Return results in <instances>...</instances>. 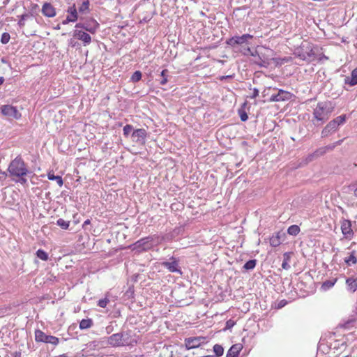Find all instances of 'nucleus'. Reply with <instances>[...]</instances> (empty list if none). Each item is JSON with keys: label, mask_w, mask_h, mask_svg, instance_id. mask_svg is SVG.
<instances>
[{"label": "nucleus", "mask_w": 357, "mask_h": 357, "mask_svg": "<svg viewBox=\"0 0 357 357\" xmlns=\"http://www.w3.org/2000/svg\"><path fill=\"white\" fill-rule=\"evenodd\" d=\"M160 237L156 235L149 236L132 244L130 245V248L132 251L139 254L151 250L155 245L160 243Z\"/></svg>", "instance_id": "1"}, {"label": "nucleus", "mask_w": 357, "mask_h": 357, "mask_svg": "<svg viewBox=\"0 0 357 357\" xmlns=\"http://www.w3.org/2000/svg\"><path fill=\"white\" fill-rule=\"evenodd\" d=\"M318 50V46L304 40L297 49V56L303 61H312L315 59Z\"/></svg>", "instance_id": "2"}, {"label": "nucleus", "mask_w": 357, "mask_h": 357, "mask_svg": "<svg viewBox=\"0 0 357 357\" xmlns=\"http://www.w3.org/2000/svg\"><path fill=\"white\" fill-rule=\"evenodd\" d=\"M8 171L9 176L12 178L26 176L29 173L25 162L20 155L17 156L10 162Z\"/></svg>", "instance_id": "3"}, {"label": "nucleus", "mask_w": 357, "mask_h": 357, "mask_svg": "<svg viewBox=\"0 0 357 357\" xmlns=\"http://www.w3.org/2000/svg\"><path fill=\"white\" fill-rule=\"evenodd\" d=\"M331 112L332 110L330 107H328L327 102H319L317 105V107L314 109L313 116L315 120L317 122H320V123H314L317 126L324 123L326 121L328 120Z\"/></svg>", "instance_id": "4"}, {"label": "nucleus", "mask_w": 357, "mask_h": 357, "mask_svg": "<svg viewBox=\"0 0 357 357\" xmlns=\"http://www.w3.org/2000/svg\"><path fill=\"white\" fill-rule=\"evenodd\" d=\"M345 120L346 115L343 114L331 121L322 130L321 137H327L334 133L337 130L338 127L345 122Z\"/></svg>", "instance_id": "5"}, {"label": "nucleus", "mask_w": 357, "mask_h": 357, "mask_svg": "<svg viewBox=\"0 0 357 357\" xmlns=\"http://www.w3.org/2000/svg\"><path fill=\"white\" fill-rule=\"evenodd\" d=\"M0 111L3 116L8 119H20L22 116L21 113L17 110L16 107L10 105H4L0 106Z\"/></svg>", "instance_id": "6"}, {"label": "nucleus", "mask_w": 357, "mask_h": 357, "mask_svg": "<svg viewBox=\"0 0 357 357\" xmlns=\"http://www.w3.org/2000/svg\"><path fill=\"white\" fill-rule=\"evenodd\" d=\"M124 336H128V333H118L112 335L108 338V343L114 347L123 345H132V342H126Z\"/></svg>", "instance_id": "7"}, {"label": "nucleus", "mask_w": 357, "mask_h": 357, "mask_svg": "<svg viewBox=\"0 0 357 357\" xmlns=\"http://www.w3.org/2000/svg\"><path fill=\"white\" fill-rule=\"evenodd\" d=\"M206 337L203 336L187 337L184 340L185 347L188 350L199 348L206 343Z\"/></svg>", "instance_id": "8"}, {"label": "nucleus", "mask_w": 357, "mask_h": 357, "mask_svg": "<svg viewBox=\"0 0 357 357\" xmlns=\"http://www.w3.org/2000/svg\"><path fill=\"white\" fill-rule=\"evenodd\" d=\"M35 340L36 342L50 343L53 345H57L59 342L58 337L52 335H47L39 329L36 330L35 331Z\"/></svg>", "instance_id": "9"}, {"label": "nucleus", "mask_w": 357, "mask_h": 357, "mask_svg": "<svg viewBox=\"0 0 357 357\" xmlns=\"http://www.w3.org/2000/svg\"><path fill=\"white\" fill-rule=\"evenodd\" d=\"M253 36L249 33L243 34L241 36H235L226 40V44L234 47L236 45H243L248 44V39H252Z\"/></svg>", "instance_id": "10"}, {"label": "nucleus", "mask_w": 357, "mask_h": 357, "mask_svg": "<svg viewBox=\"0 0 357 357\" xmlns=\"http://www.w3.org/2000/svg\"><path fill=\"white\" fill-rule=\"evenodd\" d=\"M146 137L147 132L144 128L134 130L131 134L132 140L139 145L145 144Z\"/></svg>", "instance_id": "11"}, {"label": "nucleus", "mask_w": 357, "mask_h": 357, "mask_svg": "<svg viewBox=\"0 0 357 357\" xmlns=\"http://www.w3.org/2000/svg\"><path fill=\"white\" fill-rule=\"evenodd\" d=\"M169 259L171 261H163L162 265L169 271L172 273H178L181 275L182 271L178 267L179 260L174 257H172Z\"/></svg>", "instance_id": "12"}, {"label": "nucleus", "mask_w": 357, "mask_h": 357, "mask_svg": "<svg viewBox=\"0 0 357 357\" xmlns=\"http://www.w3.org/2000/svg\"><path fill=\"white\" fill-rule=\"evenodd\" d=\"M291 97V93L284 90H279L275 94H273L270 98L271 101L279 102L289 100Z\"/></svg>", "instance_id": "13"}, {"label": "nucleus", "mask_w": 357, "mask_h": 357, "mask_svg": "<svg viewBox=\"0 0 357 357\" xmlns=\"http://www.w3.org/2000/svg\"><path fill=\"white\" fill-rule=\"evenodd\" d=\"M341 230L344 236L350 238L353 236L354 232L351 229V222L349 220H344L341 225Z\"/></svg>", "instance_id": "14"}, {"label": "nucleus", "mask_w": 357, "mask_h": 357, "mask_svg": "<svg viewBox=\"0 0 357 357\" xmlns=\"http://www.w3.org/2000/svg\"><path fill=\"white\" fill-rule=\"evenodd\" d=\"M41 12L47 17H53L56 14L54 7L48 2L44 3Z\"/></svg>", "instance_id": "15"}, {"label": "nucleus", "mask_w": 357, "mask_h": 357, "mask_svg": "<svg viewBox=\"0 0 357 357\" xmlns=\"http://www.w3.org/2000/svg\"><path fill=\"white\" fill-rule=\"evenodd\" d=\"M357 321V307L353 310V314L350 315L349 318L345 321L342 324H340V326L349 329L354 326V324Z\"/></svg>", "instance_id": "16"}, {"label": "nucleus", "mask_w": 357, "mask_h": 357, "mask_svg": "<svg viewBox=\"0 0 357 357\" xmlns=\"http://www.w3.org/2000/svg\"><path fill=\"white\" fill-rule=\"evenodd\" d=\"M73 36L79 40L84 42V45H89L91 42V38L90 35L84 31L75 30L73 33Z\"/></svg>", "instance_id": "17"}, {"label": "nucleus", "mask_w": 357, "mask_h": 357, "mask_svg": "<svg viewBox=\"0 0 357 357\" xmlns=\"http://www.w3.org/2000/svg\"><path fill=\"white\" fill-rule=\"evenodd\" d=\"M84 30L90 32L91 33H94L99 27V24L93 18L86 20L84 22Z\"/></svg>", "instance_id": "18"}, {"label": "nucleus", "mask_w": 357, "mask_h": 357, "mask_svg": "<svg viewBox=\"0 0 357 357\" xmlns=\"http://www.w3.org/2000/svg\"><path fill=\"white\" fill-rule=\"evenodd\" d=\"M342 142V140H339L336 142L333 145H328L324 147H321L317 149L314 152V155H315V158H319L323 155H324L328 150H332L334 147H335L337 145H340Z\"/></svg>", "instance_id": "19"}, {"label": "nucleus", "mask_w": 357, "mask_h": 357, "mask_svg": "<svg viewBox=\"0 0 357 357\" xmlns=\"http://www.w3.org/2000/svg\"><path fill=\"white\" fill-rule=\"evenodd\" d=\"M242 349L243 345L241 344H233L227 351L226 357H238Z\"/></svg>", "instance_id": "20"}, {"label": "nucleus", "mask_w": 357, "mask_h": 357, "mask_svg": "<svg viewBox=\"0 0 357 357\" xmlns=\"http://www.w3.org/2000/svg\"><path fill=\"white\" fill-rule=\"evenodd\" d=\"M347 290L354 293L357 290V278L349 277L346 280Z\"/></svg>", "instance_id": "21"}, {"label": "nucleus", "mask_w": 357, "mask_h": 357, "mask_svg": "<svg viewBox=\"0 0 357 357\" xmlns=\"http://www.w3.org/2000/svg\"><path fill=\"white\" fill-rule=\"evenodd\" d=\"M66 12L68 13L67 17L70 18L73 22H75L78 20V11L75 3L68 6Z\"/></svg>", "instance_id": "22"}, {"label": "nucleus", "mask_w": 357, "mask_h": 357, "mask_svg": "<svg viewBox=\"0 0 357 357\" xmlns=\"http://www.w3.org/2000/svg\"><path fill=\"white\" fill-rule=\"evenodd\" d=\"M284 236V233L278 232L270 238V244L273 247H277L281 244V238Z\"/></svg>", "instance_id": "23"}, {"label": "nucleus", "mask_w": 357, "mask_h": 357, "mask_svg": "<svg viewBox=\"0 0 357 357\" xmlns=\"http://www.w3.org/2000/svg\"><path fill=\"white\" fill-rule=\"evenodd\" d=\"M345 84H349L350 86L357 84V67L352 70L351 77H347L345 78Z\"/></svg>", "instance_id": "24"}, {"label": "nucleus", "mask_w": 357, "mask_h": 357, "mask_svg": "<svg viewBox=\"0 0 357 357\" xmlns=\"http://www.w3.org/2000/svg\"><path fill=\"white\" fill-rule=\"evenodd\" d=\"M90 2L89 0H85L83 1L82 5L79 7L78 11L82 14H87L90 12L89 8Z\"/></svg>", "instance_id": "25"}, {"label": "nucleus", "mask_w": 357, "mask_h": 357, "mask_svg": "<svg viewBox=\"0 0 357 357\" xmlns=\"http://www.w3.org/2000/svg\"><path fill=\"white\" fill-rule=\"evenodd\" d=\"M47 178L51 181H56L57 184L61 187L63 184V178L61 176L56 175L55 176L53 172H49L47 174Z\"/></svg>", "instance_id": "26"}, {"label": "nucleus", "mask_w": 357, "mask_h": 357, "mask_svg": "<svg viewBox=\"0 0 357 357\" xmlns=\"http://www.w3.org/2000/svg\"><path fill=\"white\" fill-rule=\"evenodd\" d=\"M93 321L91 319H83L79 323V328L81 330L87 329L92 326Z\"/></svg>", "instance_id": "27"}, {"label": "nucleus", "mask_w": 357, "mask_h": 357, "mask_svg": "<svg viewBox=\"0 0 357 357\" xmlns=\"http://www.w3.org/2000/svg\"><path fill=\"white\" fill-rule=\"evenodd\" d=\"M337 279L335 278L333 280H327L322 283L321 289L324 291H326L334 286L336 283Z\"/></svg>", "instance_id": "28"}, {"label": "nucleus", "mask_w": 357, "mask_h": 357, "mask_svg": "<svg viewBox=\"0 0 357 357\" xmlns=\"http://www.w3.org/2000/svg\"><path fill=\"white\" fill-rule=\"evenodd\" d=\"M257 263V259H250L244 264L243 268L245 269V271L253 270L255 268Z\"/></svg>", "instance_id": "29"}, {"label": "nucleus", "mask_w": 357, "mask_h": 357, "mask_svg": "<svg viewBox=\"0 0 357 357\" xmlns=\"http://www.w3.org/2000/svg\"><path fill=\"white\" fill-rule=\"evenodd\" d=\"M291 252H285L284 255H283V261L282 263V268L283 269H285V270H288L289 268H290V266L288 263V261H289L290 259V255H291Z\"/></svg>", "instance_id": "30"}, {"label": "nucleus", "mask_w": 357, "mask_h": 357, "mask_svg": "<svg viewBox=\"0 0 357 357\" xmlns=\"http://www.w3.org/2000/svg\"><path fill=\"white\" fill-rule=\"evenodd\" d=\"M344 262L347 266H351V264H356L357 263V259L355 256V251H352L350 254V256L348 258L344 259Z\"/></svg>", "instance_id": "31"}, {"label": "nucleus", "mask_w": 357, "mask_h": 357, "mask_svg": "<svg viewBox=\"0 0 357 357\" xmlns=\"http://www.w3.org/2000/svg\"><path fill=\"white\" fill-rule=\"evenodd\" d=\"M300 227L296 225L290 226L287 229V233L291 236H296L300 232Z\"/></svg>", "instance_id": "32"}, {"label": "nucleus", "mask_w": 357, "mask_h": 357, "mask_svg": "<svg viewBox=\"0 0 357 357\" xmlns=\"http://www.w3.org/2000/svg\"><path fill=\"white\" fill-rule=\"evenodd\" d=\"M213 352L215 354V356L220 357L223 355L224 348L222 345L216 344L213 346Z\"/></svg>", "instance_id": "33"}, {"label": "nucleus", "mask_w": 357, "mask_h": 357, "mask_svg": "<svg viewBox=\"0 0 357 357\" xmlns=\"http://www.w3.org/2000/svg\"><path fill=\"white\" fill-rule=\"evenodd\" d=\"M56 225L59 226L62 229H68L70 225V221L59 218L56 221Z\"/></svg>", "instance_id": "34"}, {"label": "nucleus", "mask_w": 357, "mask_h": 357, "mask_svg": "<svg viewBox=\"0 0 357 357\" xmlns=\"http://www.w3.org/2000/svg\"><path fill=\"white\" fill-rule=\"evenodd\" d=\"M168 70L164 69L160 72V75L162 77V79L160 80V84L161 85H165L168 82L167 79V75H168Z\"/></svg>", "instance_id": "35"}, {"label": "nucleus", "mask_w": 357, "mask_h": 357, "mask_svg": "<svg viewBox=\"0 0 357 357\" xmlns=\"http://www.w3.org/2000/svg\"><path fill=\"white\" fill-rule=\"evenodd\" d=\"M36 255L38 258L43 261H47L48 259V254L42 249L38 250Z\"/></svg>", "instance_id": "36"}, {"label": "nucleus", "mask_w": 357, "mask_h": 357, "mask_svg": "<svg viewBox=\"0 0 357 357\" xmlns=\"http://www.w3.org/2000/svg\"><path fill=\"white\" fill-rule=\"evenodd\" d=\"M241 52L244 55H251V56H256L257 55V56H258V57H259V59H261V58H260V56H259V55L258 54L257 52V51H255V52H253L250 50V48L248 46V47H243V50H241Z\"/></svg>", "instance_id": "37"}, {"label": "nucleus", "mask_w": 357, "mask_h": 357, "mask_svg": "<svg viewBox=\"0 0 357 357\" xmlns=\"http://www.w3.org/2000/svg\"><path fill=\"white\" fill-rule=\"evenodd\" d=\"M142 73L139 70H137L134 72V73L131 76L130 79L132 82H137L142 79Z\"/></svg>", "instance_id": "38"}, {"label": "nucleus", "mask_w": 357, "mask_h": 357, "mask_svg": "<svg viewBox=\"0 0 357 357\" xmlns=\"http://www.w3.org/2000/svg\"><path fill=\"white\" fill-rule=\"evenodd\" d=\"M31 16H32V14H31V13H24V14L22 15L20 17V20H19V22L17 23L18 25L20 27L24 26V20Z\"/></svg>", "instance_id": "39"}, {"label": "nucleus", "mask_w": 357, "mask_h": 357, "mask_svg": "<svg viewBox=\"0 0 357 357\" xmlns=\"http://www.w3.org/2000/svg\"><path fill=\"white\" fill-rule=\"evenodd\" d=\"M133 130V127L132 125L127 124L123 127V135L127 137L129 136L130 132Z\"/></svg>", "instance_id": "40"}, {"label": "nucleus", "mask_w": 357, "mask_h": 357, "mask_svg": "<svg viewBox=\"0 0 357 357\" xmlns=\"http://www.w3.org/2000/svg\"><path fill=\"white\" fill-rule=\"evenodd\" d=\"M10 39V36L8 33L4 32L2 33L1 37V43L3 45L7 44Z\"/></svg>", "instance_id": "41"}, {"label": "nucleus", "mask_w": 357, "mask_h": 357, "mask_svg": "<svg viewBox=\"0 0 357 357\" xmlns=\"http://www.w3.org/2000/svg\"><path fill=\"white\" fill-rule=\"evenodd\" d=\"M238 112L240 119L243 122H245L248 120V116L246 112L243 109H239Z\"/></svg>", "instance_id": "42"}, {"label": "nucleus", "mask_w": 357, "mask_h": 357, "mask_svg": "<svg viewBox=\"0 0 357 357\" xmlns=\"http://www.w3.org/2000/svg\"><path fill=\"white\" fill-rule=\"evenodd\" d=\"M24 176H16L17 178V179H16L15 178H12V179H13V181H14L17 183H20L22 185H26L27 179L26 178H24Z\"/></svg>", "instance_id": "43"}, {"label": "nucleus", "mask_w": 357, "mask_h": 357, "mask_svg": "<svg viewBox=\"0 0 357 357\" xmlns=\"http://www.w3.org/2000/svg\"><path fill=\"white\" fill-rule=\"evenodd\" d=\"M109 302V299L107 298H105L103 299H100L98 303V305L100 307H105L108 303Z\"/></svg>", "instance_id": "44"}, {"label": "nucleus", "mask_w": 357, "mask_h": 357, "mask_svg": "<svg viewBox=\"0 0 357 357\" xmlns=\"http://www.w3.org/2000/svg\"><path fill=\"white\" fill-rule=\"evenodd\" d=\"M287 304V301L285 299L280 301L275 305V309H281Z\"/></svg>", "instance_id": "45"}, {"label": "nucleus", "mask_w": 357, "mask_h": 357, "mask_svg": "<svg viewBox=\"0 0 357 357\" xmlns=\"http://www.w3.org/2000/svg\"><path fill=\"white\" fill-rule=\"evenodd\" d=\"M235 324H236V322L233 319H230L227 320L226 321V326H225V330L231 329Z\"/></svg>", "instance_id": "46"}, {"label": "nucleus", "mask_w": 357, "mask_h": 357, "mask_svg": "<svg viewBox=\"0 0 357 357\" xmlns=\"http://www.w3.org/2000/svg\"><path fill=\"white\" fill-rule=\"evenodd\" d=\"M349 188L351 190H354V195H355V197H357V185H356V184H351L349 185Z\"/></svg>", "instance_id": "47"}, {"label": "nucleus", "mask_w": 357, "mask_h": 357, "mask_svg": "<svg viewBox=\"0 0 357 357\" xmlns=\"http://www.w3.org/2000/svg\"><path fill=\"white\" fill-rule=\"evenodd\" d=\"M1 62L5 64H7L9 68L12 69L11 63L7 60L6 57H2L1 59Z\"/></svg>", "instance_id": "48"}, {"label": "nucleus", "mask_w": 357, "mask_h": 357, "mask_svg": "<svg viewBox=\"0 0 357 357\" xmlns=\"http://www.w3.org/2000/svg\"><path fill=\"white\" fill-rule=\"evenodd\" d=\"M259 96V90L256 88L253 89V93L252 95L250 96L251 98H255Z\"/></svg>", "instance_id": "49"}, {"label": "nucleus", "mask_w": 357, "mask_h": 357, "mask_svg": "<svg viewBox=\"0 0 357 357\" xmlns=\"http://www.w3.org/2000/svg\"><path fill=\"white\" fill-rule=\"evenodd\" d=\"M315 155H314V152L310 155H308V156L307 157L306 160L307 162H311L314 159H315Z\"/></svg>", "instance_id": "50"}, {"label": "nucleus", "mask_w": 357, "mask_h": 357, "mask_svg": "<svg viewBox=\"0 0 357 357\" xmlns=\"http://www.w3.org/2000/svg\"><path fill=\"white\" fill-rule=\"evenodd\" d=\"M234 77V75H225V76H221L220 77V80L226 79H232Z\"/></svg>", "instance_id": "51"}, {"label": "nucleus", "mask_w": 357, "mask_h": 357, "mask_svg": "<svg viewBox=\"0 0 357 357\" xmlns=\"http://www.w3.org/2000/svg\"><path fill=\"white\" fill-rule=\"evenodd\" d=\"M124 340H126V342H132V345L133 344V343H136L137 341L135 340H130V336L128 334V336H124Z\"/></svg>", "instance_id": "52"}, {"label": "nucleus", "mask_w": 357, "mask_h": 357, "mask_svg": "<svg viewBox=\"0 0 357 357\" xmlns=\"http://www.w3.org/2000/svg\"><path fill=\"white\" fill-rule=\"evenodd\" d=\"M70 22H73L70 18L66 17V18L64 20H63L62 24L66 25V24H68Z\"/></svg>", "instance_id": "53"}, {"label": "nucleus", "mask_w": 357, "mask_h": 357, "mask_svg": "<svg viewBox=\"0 0 357 357\" xmlns=\"http://www.w3.org/2000/svg\"><path fill=\"white\" fill-rule=\"evenodd\" d=\"M84 26H85L84 22H79L75 25V28H82L83 29H84Z\"/></svg>", "instance_id": "54"}, {"label": "nucleus", "mask_w": 357, "mask_h": 357, "mask_svg": "<svg viewBox=\"0 0 357 357\" xmlns=\"http://www.w3.org/2000/svg\"><path fill=\"white\" fill-rule=\"evenodd\" d=\"M322 59H328L327 56H326L324 54H320V56L319 57V60L321 61Z\"/></svg>", "instance_id": "55"}, {"label": "nucleus", "mask_w": 357, "mask_h": 357, "mask_svg": "<svg viewBox=\"0 0 357 357\" xmlns=\"http://www.w3.org/2000/svg\"><path fill=\"white\" fill-rule=\"evenodd\" d=\"M21 355H22L21 351H15L14 353L15 357H21Z\"/></svg>", "instance_id": "56"}, {"label": "nucleus", "mask_w": 357, "mask_h": 357, "mask_svg": "<svg viewBox=\"0 0 357 357\" xmlns=\"http://www.w3.org/2000/svg\"><path fill=\"white\" fill-rule=\"evenodd\" d=\"M90 222H91L90 220H89V219H87V220H86L84 222L83 226L84 227L85 225L90 224Z\"/></svg>", "instance_id": "57"}, {"label": "nucleus", "mask_w": 357, "mask_h": 357, "mask_svg": "<svg viewBox=\"0 0 357 357\" xmlns=\"http://www.w3.org/2000/svg\"><path fill=\"white\" fill-rule=\"evenodd\" d=\"M4 78L3 77H0V85H1L4 82Z\"/></svg>", "instance_id": "58"}, {"label": "nucleus", "mask_w": 357, "mask_h": 357, "mask_svg": "<svg viewBox=\"0 0 357 357\" xmlns=\"http://www.w3.org/2000/svg\"><path fill=\"white\" fill-rule=\"evenodd\" d=\"M70 44L72 45V47H75V43H73V39H70Z\"/></svg>", "instance_id": "59"}, {"label": "nucleus", "mask_w": 357, "mask_h": 357, "mask_svg": "<svg viewBox=\"0 0 357 357\" xmlns=\"http://www.w3.org/2000/svg\"><path fill=\"white\" fill-rule=\"evenodd\" d=\"M59 357H68V355L66 354H63L62 355H60Z\"/></svg>", "instance_id": "60"}, {"label": "nucleus", "mask_w": 357, "mask_h": 357, "mask_svg": "<svg viewBox=\"0 0 357 357\" xmlns=\"http://www.w3.org/2000/svg\"><path fill=\"white\" fill-rule=\"evenodd\" d=\"M0 174H1L3 176H7L6 172H2L1 171H0Z\"/></svg>", "instance_id": "61"}, {"label": "nucleus", "mask_w": 357, "mask_h": 357, "mask_svg": "<svg viewBox=\"0 0 357 357\" xmlns=\"http://www.w3.org/2000/svg\"><path fill=\"white\" fill-rule=\"evenodd\" d=\"M54 29H57V30L60 29H61L60 25L58 24Z\"/></svg>", "instance_id": "62"}, {"label": "nucleus", "mask_w": 357, "mask_h": 357, "mask_svg": "<svg viewBox=\"0 0 357 357\" xmlns=\"http://www.w3.org/2000/svg\"><path fill=\"white\" fill-rule=\"evenodd\" d=\"M213 1L214 2H216V1H218V2H220V1H221V0H213Z\"/></svg>", "instance_id": "63"}, {"label": "nucleus", "mask_w": 357, "mask_h": 357, "mask_svg": "<svg viewBox=\"0 0 357 357\" xmlns=\"http://www.w3.org/2000/svg\"><path fill=\"white\" fill-rule=\"evenodd\" d=\"M34 7H35V8L38 7V5H37V4H35V5H34Z\"/></svg>", "instance_id": "64"}]
</instances>
